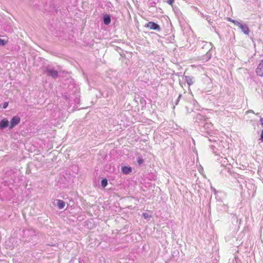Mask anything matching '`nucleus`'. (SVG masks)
<instances>
[{"label":"nucleus","instance_id":"nucleus-11","mask_svg":"<svg viewBox=\"0 0 263 263\" xmlns=\"http://www.w3.org/2000/svg\"><path fill=\"white\" fill-rule=\"evenodd\" d=\"M142 216L145 219L151 218L152 217L151 215H149L146 213H143L142 214Z\"/></svg>","mask_w":263,"mask_h":263},{"label":"nucleus","instance_id":"nucleus-16","mask_svg":"<svg viewBox=\"0 0 263 263\" xmlns=\"http://www.w3.org/2000/svg\"><path fill=\"white\" fill-rule=\"evenodd\" d=\"M227 19V20H228L229 22H232V23H234V21H235V20H234L231 19V18H230V17H228Z\"/></svg>","mask_w":263,"mask_h":263},{"label":"nucleus","instance_id":"nucleus-2","mask_svg":"<svg viewBox=\"0 0 263 263\" xmlns=\"http://www.w3.org/2000/svg\"><path fill=\"white\" fill-rule=\"evenodd\" d=\"M20 121L21 119L20 117L17 116L13 117L10 121L9 128H13L15 126L17 125L20 122Z\"/></svg>","mask_w":263,"mask_h":263},{"label":"nucleus","instance_id":"nucleus-3","mask_svg":"<svg viewBox=\"0 0 263 263\" xmlns=\"http://www.w3.org/2000/svg\"><path fill=\"white\" fill-rule=\"evenodd\" d=\"M256 73L257 76L263 77V60H261L256 69Z\"/></svg>","mask_w":263,"mask_h":263},{"label":"nucleus","instance_id":"nucleus-6","mask_svg":"<svg viewBox=\"0 0 263 263\" xmlns=\"http://www.w3.org/2000/svg\"><path fill=\"white\" fill-rule=\"evenodd\" d=\"M242 31L246 34H249L250 32V29L248 28V27L246 25H243L242 24L240 25V26L239 27Z\"/></svg>","mask_w":263,"mask_h":263},{"label":"nucleus","instance_id":"nucleus-12","mask_svg":"<svg viewBox=\"0 0 263 263\" xmlns=\"http://www.w3.org/2000/svg\"><path fill=\"white\" fill-rule=\"evenodd\" d=\"M7 43V41L4 40L0 39V45H5Z\"/></svg>","mask_w":263,"mask_h":263},{"label":"nucleus","instance_id":"nucleus-10","mask_svg":"<svg viewBox=\"0 0 263 263\" xmlns=\"http://www.w3.org/2000/svg\"><path fill=\"white\" fill-rule=\"evenodd\" d=\"M107 180L106 179H103V180H102L101 181V185L103 187H105L107 186Z\"/></svg>","mask_w":263,"mask_h":263},{"label":"nucleus","instance_id":"nucleus-7","mask_svg":"<svg viewBox=\"0 0 263 263\" xmlns=\"http://www.w3.org/2000/svg\"><path fill=\"white\" fill-rule=\"evenodd\" d=\"M122 172L125 174H128L132 172V168L128 166H123L121 168Z\"/></svg>","mask_w":263,"mask_h":263},{"label":"nucleus","instance_id":"nucleus-15","mask_svg":"<svg viewBox=\"0 0 263 263\" xmlns=\"http://www.w3.org/2000/svg\"><path fill=\"white\" fill-rule=\"evenodd\" d=\"M143 162V160L142 159H139L138 160V163L139 164H141Z\"/></svg>","mask_w":263,"mask_h":263},{"label":"nucleus","instance_id":"nucleus-5","mask_svg":"<svg viewBox=\"0 0 263 263\" xmlns=\"http://www.w3.org/2000/svg\"><path fill=\"white\" fill-rule=\"evenodd\" d=\"M46 72L47 73L48 76L53 78H57L58 76V72L52 69L47 70Z\"/></svg>","mask_w":263,"mask_h":263},{"label":"nucleus","instance_id":"nucleus-18","mask_svg":"<svg viewBox=\"0 0 263 263\" xmlns=\"http://www.w3.org/2000/svg\"><path fill=\"white\" fill-rule=\"evenodd\" d=\"M262 142H263V130L261 132V137L260 139Z\"/></svg>","mask_w":263,"mask_h":263},{"label":"nucleus","instance_id":"nucleus-17","mask_svg":"<svg viewBox=\"0 0 263 263\" xmlns=\"http://www.w3.org/2000/svg\"><path fill=\"white\" fill-rule=\"evenodd\" d=\"M8 104V103H7V102L4 103V105H3V108H6L7 107Z\"/></svg>","mask_w":263,"mask_h":263},{"label":"nucleus","instance_id":"nucleus-8","mask_svg":"<svg viewBox=\"0 0 263 263\" xmlns=\"http://www.w3.org/2000/svg\"><path fill=\"white\" fill-rule=\"evenodd\" d=\"M57 205L60 209H62L64 208L65 206V203L64 201L62 200H57Z\"/></svg>","mask_w":263,"mask_h":263},{"label":"nucleus","instance_id":"nucleus-9","mask_svg":"<svg viewBox=\"0 0 263 263\" xmlns=\"http://www.w3.org/2000/svg\"><path fill=\"white\" fill-rule=\"evenodd\" d=\"M103 21H104V23L105 25H109L111 22V20H110L109 16L107 15L106 16L104 17V19H103Z\"/></svg>","mask_w":263,"mask_h":263},{"label":"nucleus","instance_id":"nucleus-19","mask_svg":"<svg viewBox=\"0 0 263 263\" xmlns=\"http://www.w3.org/2000/svg\"><path fill=\"white\" fill-rule=\"evenodd\" d=\"M252 110H250V111H248V112H252Z\"/></svg>","mask_w":263,"mask_h":263},{"label":"nucleus","instance_id":"nucleus-1","mask_svg":"<svg viewBox=\"0 0 263 263\" xmlns=\"http://www.w3.org/2000/svg\"><path fill=\"white\" fill-rule=\"evenodd\" d=\"M145 27L147 28L158 31H160L161 30L159 25L153 22H149L145 25Z\"/></svg>","mask_w":263,"mask_h":263},{"label":"nucleus","instance_id":"nucleus-4","mask_svg":"<svg viewBox=\"0 0 263 263\" xmlns=\"http://www.w3.org/2000/svg\"><path fill=\"white\" fill-rule=\"evenodd\" d=\"M9 122L6 119H3L0 121V128L4 129L8 126L9 127Z\"/></svg>","mask_w":263,"mask_h":263},{"label":"nucleus","instance_id":"nucleus-14","mask_svg":"<svg viewBox=\"0 0 263 263\" xmlns=\"http://www.w3.org/2000/svg\"><path fill=\"white\" fill-rule=\"evenodd\" d=\"M233 24H234L238 26L239 27L240 26V25H241V24L239 22H238V21H235V20L234 21Z\"/></svg>","mask_w":263,"mask_h":263},{"label":"nucleus","instance_id":"nucleus-13","mask_svg":"<svg viewBox=\"0 0 263 263\" xmlns=\"http://www.w3.org/2000/svg\"><path fill=\"white\" fill-rule=\"evenodd\" d=\"M174 2V0H167V3L171 6H173Z\"/></svg>","mask_w":263,"mask_h":263}]
</instances>
